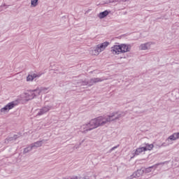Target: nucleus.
<instances>
[{
	"mask_svg": "<svg viewBox=\"0 0 179 179\" xmlns=\"http://www.w3.org/2000/svg\"><path fill=\"white\" fill-rule=\"evenodd\" d=\"M103 123L101 120V117H98L96 118L92 119L90 122L83 124L80 127L81 131L83 134H87L89 131H92V129H96L99 127H103Z\"/></svg>",
	"mask_w": 179,
	"mask_h": 179,
	"instance_id": "1",
	"label": "nucleus"
},
{
	"mask_svg": "<svg viewBox=\"0 0 179 179\" xmlns=\"http://www.w3.org/2000/svg\"><path fill=\"white\" fill-rule=\"evenodd\" d=\"M102 120V124L106 125V122H111L112 121H117V120H120V118H122V117H125V113L121 112L118 113V112H113L110 115L108 116H101Z\"/></svg>",
	"mask_w": 179,
	"mask_h": 179,
	"instance_id": "2",
	"label": "nucleus"
},
{
	"mask_svg": "<svg viewBox=\"0 0 179 179\" xmlns=\"http://www.w3.org/2000/svg\"><path fill=\"white\" fill-rule=\"evenodd\" d=\"M16 106H17V101H11L10 103H8L7 105H6L3 108H2L0 110V114H2V113L3 114L9 112V110H12V108H15V107H16Z\"/></svg>",
	"mask_w": 179,
	"mask_h": 179,
	"instance_id": "3",
	"label": "nucleus"
},
{
	"mask_svg": "<svg viewBox=\"0 0 179 179\" xmlns=\"http://www.w3.org/2000/svg\"><path fill=\"white\" fill-rule=\"evenodd\" d=\"M24 96L27 99V100H33L36 96H38L37 94V91L34 90H29L27 92L24 93Z\"/></svg>",
	"mask_w": 179,
	"mask_h": 179,
	"instance_id": "4",
	"label": "nucleus"
},
{
	"mask_svg": "<svg viewBox=\"0 0 179 179\" xmlns=\"http://www.w3.org/2000/svg\"><path fill=\"white\" fill-rule=\"evenodd\" d=\"M120 52H129L131 51V45H127L125 43H122L120 45Z\"/></svg>",
	"mask_w": 179,
	"mask_h": 179,
	"instance_id": "5",
	"label": "nucleus"
},
{
	"mask_svg": "<svg viewBox=\"0 0 179 179\" xmlns=\"http://www.w3.org/2000/svg\"><path fill=\"white\" fill-rule=\"evenodd\" d=\"M108 45H110V43L106 41L102 43L98 44L96 47L101 52H103V51H104V50H106V48H107Z\"/></svg>",
	"mask_w": 179,
	"mask_h": 179,
	"instance_id": "6",
	"label": "nucleus"
},
{
	"mask_svg": "<svg viewBox=\"0 0 179 179\" xmlns=\"http://www.w3.org/2000/svg\"><path fill=\"white\" fill-rule=\"evenodd\" d=\"M52 107L50 106H44L42 108H41L37 113V115H43V114H45V113H48L50 110H51Z\"/></svg>",
	"mask_w": 179,
	"mask_h": 179,
	"instance_id": "7",
	"label": "nucleus"
},
{
	"mask_svg": "<svg viewBox=\"0 0 179 179\" xmlns=\"http://www.w3.org/2000/svg\"><path fill=\"white\" fill-rule=\"evenodd\" d=\"M41 76V73L36 74V73H32V74H29L27 77V82H33L36 78H40Z\"/></svg>",
	"mask_w": 179,
	"mask_h": 179,
	"instance_id": "8",
	"label": "nucleus"
},
{
	"mask_svg": "<svg viewBox=\"0 0 179 179\" xmlns=\"http://www.w3.org/2000/svg\"><path fill=\"white\" fill-rule=\"evenodd\" d=\"M99 82H103V79L100 78H91L89 81H87L88 86H93L94 83H99Z\"/></svg>",
	"mask_w": 179,
	"mask_h": 179,
	"instance_id": "9",
	"label": "nucleus"
},
{
	"mask_svg": "<svg viewBox=\"0 0 179 179\" xmlns=\"http://www.w3.org/2000/svg\"><path fill=\"white\" fill-rule=\"evenodd\" d=\"M45 140L38 141L31 144L32 149H37V148H41Z\"/></svg>",
	"mask_w": 179,
	"mask_h": 179,
	"instance_id": "10",
	"label": "nucleus"
},
{
	"mask_svg": "<svg viewBox=\"0 0 179 179\" xmlns=\"http://www.w3.org/2000/svg\"><path fill=\"white\" fill-rule=\"evenodd\" d=\"M111 52L114 55H118L121 52V47L120 45H115L111 48Z\"/></svg>",
	"mask_w": 179,
	"mask_h": 179,
	"instance_id": "11",
	"label": "nucleus"
},
{
	"mask_svg": "<svg viewBox=\"0 0 179 179\" xmlns=\"http://www.w3.org/2000/svg\"><path fill=\"white\" fill-rule=\"evenodd\" d=\"M150 45H152V43L150 42H148L145 43H142L141 45H140L139 46V50H149V48H150Z\"/></svg>",
	"mask_w": 179,
	"mask_h": 179,
	"instance_id": "12",
	"label": "nucleus"
},
{
	"mask_svg": "<svg viewBox=\"0 0 179 179\" xmlns=\"http://www.w3.org/2000/svg\"><path fill=\"white\" fill-rule=\"evenodd\" d=\"M47 90H48V87H41L40 88H36V90H34V92H36L38 96H40L41 93H47Z\"/></svg>",
	"mask_w": 179,
	"mask_h": 179,
	"instance_id": "13",
	"label": "nucleus"
},
{
	"mask_svg": "<svg viewBox=\"0 0 179 179\" xmlns=\"http://www.w3.org/2000/svg\"><path fill=\"white\" fill-rule=\"evenodd\" d=\"M18 138H20V136L19 135H14L13 137H7L4 143H9V142H13V141H16V139H18Z\"/></svg>",
	"mask_w": 179,
	"mask_h": 179,
	"instance_id": "14",
	"label": "nucleus"
},
{
	"mask_svg": "<svg viewBox=\"0 0 179 179\" xmlns=\"http://www.w3.org/2000/svg\"><path fill=\"white\" fill-rule=\"evenodd\" d=\"M143 148H144L145 152H146L148 150H152V149L155 148V145H153V144L145 143L144 144H143Z\"/></svg>",
	"mask_w": 179,
	"mask_h": 179,
	"instance_id": "15",
	"label": "nucleus"
},
{
	"mask_svg": "<svg viewBox=\"0 0 179 179\" xmlns=\"http://www.w3.org/2000/svg\"><path fill=\"white\" fill-rule=\"evenodd\" d=\"M177 139H179L178 133H174L172 135H171L166 140V142H169V141H177Z\"/></svg>",
	"mask_w": 179,
	"mask_h": 179,
	"instance_id": "16",
	"label": "nucleus"
},
{
	"mask_svg": "<svg viewBox=\"0 0 179 179\" xmlns=\"http://www.w3.org/2000/svg\"><path fill=\"white\" fill-rule=\"evenodd\" d=\"M108 13H110V11L106 10L105 11H103V12L100 13L98 15V17H99V19H104V17L108 16Z\"/></svg>",
	"mask_w": 179,
	"mask_h": 179,
	"instance_id": "17",
	"label": "nucleus"
},
{
	"mask_svg": "<svg viewBox=\"0 0 179 179\" xmlns=\"http://www.w3.org/2000/svg\"><path fill=\"white\" fill-rule=\"evenodd\" d=\"M158 166H160V164H156L152 166H149L148 168H146L145 173H150L152 171V169H153L154 170H156Z\"/></svg>",
	"mask_w": 179,
	"mask_h": 179,
	"instance_id": "18",
	"label": "nucleus"
},
{
	"mask_svg": "<svg viewBox=\"0 0 179 179\" xmlns=\"http://www.w3.org/2000/svg\"><path fill=\"white\" fill-rule=\"evenodd\" d=\"M143 152H145V149L143 147H140L137 148L134 152V156H138V155H141Z\"/></svg>",
	"mask_w": 179,
	"mask_h": 179,
	"instance_id": "19",
	"label": "nucleus"
},
{
	"mask_svg": "<svg viewBox=\"0 0 179 179\" xmlns=\"http://www.w3.org/2000/svg\"><path fill=\"white\" fill-rule=\"evenodd\" d=\"M142 174H143V171L142 169H139L134 173V177L139 178L141 177V176H142Z\"/></svg>",
	"mask_w": 179,
	"mask_h": 179,
	"instance_id": "20",
	"label": "nucleus"
},
{
	"mask_svg": "<svg viewBox=\"0 0 179 179\" xmlns=\"http://www.w3.org/2000/svg\"><path fill=\"white\" fill-rule=\"evenodd\" d=\"M31 150H33V148H31V145L30 144V145L24 149L23 153L26 155V153H29V152H31Z\"/></svg>",
	"mask_w": 179,
	"mask_h": 179,
	"instance_id": "21",
	"label": "nucleus"
},
{
	"mask_svg": "<svg viewBox=\"0 0 179 179\" xmlns=\"http://www.w3.org/2000/svg\"><path fill=\"white\" fill-rule=\"evenodd\" d=\"M38 5V0H31V6L36 8Z\"/></svg>",
	"mask_w": 179,
	"mask_h": 179,
	"instance_id": "22",
	"label": "nucleus"
},
{
	"mask_svg": "<svg viewBox=\"0 0 179 179\" xmlns=\"http://www.w3.org/2000/svg\"><path fill=\"white\" fill-rule=\"evenodd\" d=\"M100 52H101L97 49L96 47L94 48V49L92 50V55H99Z\"/></svg>",
	"mask_w": 179,
	"mask_h": 179,
	"instance_id": "23",
	"label": "nucleus"
},
{
	"mask_svg": "<svg viewBox=\"0 0 179 179\" xmlns=\"http://www.w3.org/2000/svg\"><path fill=\"white\" fill-rule=\"evenodd\" d=\"M78 83H80V86H87V85H88L87 80H80V82Z\"/></svg>",
	"mask_w": 179,
	"mask_h": 179,
	"instance_id": "24",
	"label": "nucleus"
},
{
	"mask_svg": "<svg viewBox=\"0 0 179 179\" xmlns=\"http://www.w3.org/2000/svg\"><path fill=\"white\" fill-rule=\"evenodd\" d=\"M9 6H6V5H3V6H0V12H2V10H5V9H7V8H8Z\"/></svg>",
	"mask_w": 179,
	"mask_h": 179,
	"instance_id": "25",
	"label": "nucleus"
},
{
	"mask_svg": "<svg viewBox=\"0 0 179 179\" xmlns=\"http://www.w3.org/2000/svg\"><path fill=\"white\" fill-rule=\"evenodd\" d=\"M169 145H170V143H163L161 145H159V148L169 146Z\"/></svg>",
	"mask_w": 179,
	"mask_h": 179,
	"instance_id": "26",
	"label": "nucleus"
},
{
	"mask_svg": "<svg viewBox=\"0 0 179 179\" xmlns=\"http://www.w3.org/2000/svg\"><path fill=\"white\" fill-rule=\"evenodd\" d=\"M113 2H114V3H115V2L120 3V2H121V0H109L108 1L109 3H113Z\"/></svg>",
	"mask_w": 179,
	"mask_h": 179,
	"instance_id": "27",
	"label": "nucleus"
},
{
	"mask_svg": "<svg viewBox=\"0 0 179 179\" xmlns=\"http://www.w3.org/2000/svg\"><path fill=\"white\" fill-rule=\"evenodd\" d=\"M118 146L120 145H116L115 147H113L110 150V152H113V150H115V149H117V148H118Z\"/></svg>",
	"mask_w": 179,
	"mask_h": 179,
	"instance_id": "28",
	"label": "nucleus"
},
{
	"mask_svg": "<svg viewBox=\"0 0 179 179\" xmlns=\"http://www.w3.org/2000/svg\"><path fill=\"white\" fill-rule=\"evenodd\" d=\"M128 0H121V2H127Z\"/></svg>",
	"mask_w": 179,
	"mask_h": 179,
	"instance_id": "29",
	"label": "nucleus"
},
{
	"mask_svg": "<svg viewBox=\"0 0 179 179\" xmlns=\"http://www.w3.org/2000/svg\"><path fill=\"white\" fill-rule=\"evenodd\" d=\"M177 134H178V138H179V132H178Z\"/></svg>",
	"mask_w": 179,
	"mask_h": 179,
	"instance_id": "30",
	"label": "nucleus"
},
{
	"mask_svg": "<svg viewBox=\"0 0 179 179\" xmlns=\"http://www.w3.org/2000/svg\"><path fill=\"white\" fill-rule=\"evenodd\" d=\"M83 179H89V178H83Z\"/></svg>",
	"mask_w": 179,
	"mask_h": 179,
	"instance_id": "31",
	"label": "nucleus"
}]
</instances>
